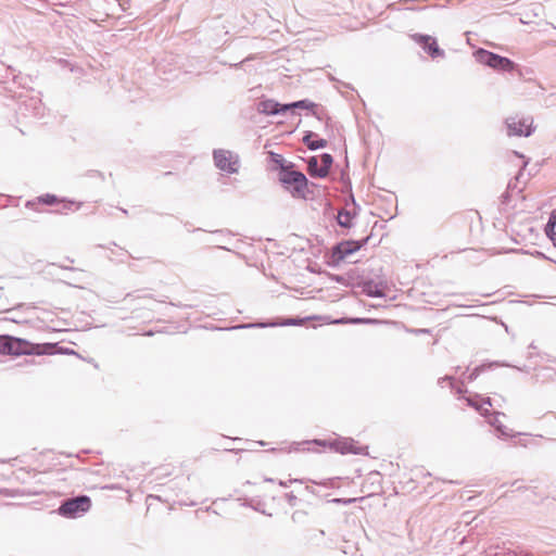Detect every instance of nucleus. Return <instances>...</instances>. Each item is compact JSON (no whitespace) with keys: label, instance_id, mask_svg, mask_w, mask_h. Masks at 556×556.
<instances>
[{"label":"nucleus","instance_id":"nucleus-1","mask_svg":"<svg viewBox=\"0 0 556 556\" xmlns=\"http://www.w3.org/2000/svg\"><path fill=\"white\" fill-rule=\"evenodd\" d=\"M54 345H39L26 339L0 334V355H40L49 353Z\"/></svg>","mask_w":556,"mask_h":556},{"label":"nucleus","instance_id":"nucleus-5","mask_svg":"<svg viewBox=\"0 0 556 556\" xmlns=\"http://www.w3.org/2000/svg\"><path fill=\"white\" fill-rule=\"evenodd\" d=\"M213 161L216 168L228 175L237 174L240 169V156L230 150L214 149Z\"/></svg>","mask_w":556,"mask_h":556},{"label":"nucleus","instance_id":"nucleus-35","mask_svg":"<svg viewBox=\"0 0 556 556\" xmlns=\"http://www.w3.org/2000/svg\"><path fill=\"white\" fill-rule=\"evenodd\" d=\"M296 482L302 483L303 481H302V480H300V479H290V480H288V481H282V480H280V481H279V485H281V486H283V488H287V486H289V484H291V483H296Z\"/></svg>","mask_w":556,"mask_h":556},{"label":"nucleus","instance_id":"nucleus-29","mask_svg":"<svg viewBox=\"0 0 556 556\" xmlns=\"http://www.w3.org/2000/svg\"><path fill=\"white\" fill-rule=\"evenodd\" d=\"M496 431L498 432L497 437L500 439H506V438H509V437H514V434L511 433V430H509L503 424H498Z\"/></svg>","mask_w":556,"mask_h":556},{"label":"nucleus","instance_id":"nucleus-37","mask_svg":"<svg viewBox=\"0 0 556 556\" xmlns=\"http://www.w3.org/2000/svg\"><path fill=\"white\" fill-rule=\"evenodd\" d=\"M38 204L37 198L35 200H28L25 203V206L28 208H35V206Z\"/></svg>","mask_w":556,"mask_h":556},{"label":"nucleus","instance_id":"nucleus-9","mask_svg":"<svg viewBox=\"0 0 556 556\" xmlns=\"http://www.w3.org/2000/svg\"><path fill=\"white\" fill-rule=\"evenodd\" d=\"M258 110L256 114L251 116V119L255 124L263 123V116H274V115H285L287 111L291 109H300L312 112L313 114H317L319 106H257Z\"/></svg>","mask_w":556,"mask_h":556},{"label":"nucleus","instance_id":"nucleus-49","mask_svg":"<svg viewBox=\"0 0 556 556\" xmlns=\"http://www.w3.org/2000/svg\"><path fill=\"white\" fill-rule=\"evenodd\" d=\"M215 232L216 233H223L224 231L223 230H216Z\"/></svg>","mask_w":556,"mask_h":556},{"label":"nucleus","instance_id":"nucleus-34","mask_svg":"<svg viewBox=\"0 0 556 556\" xmlns=\"http://www.w3.org/2000/svg\"><path fill=\"white\" fill-rule=\"evenodd\" d=\"M500 415H502V414L497 412V413H495L494 417H493V418H491V419L489 420V424H490L492 427H494L495 429H497L498 424H502V422L498 420V416H500Z\"/></svg>","mask_w":556,"mask_h":556},{"label":"nucleus","instance_id":"nucleus-41","mask_svg":"<svg viewBox=\"0 0 556 556\" xmlns=\"http://www.w3.org/2000/svg\"><path fill=\"white\" fill-rule=\"evenodd\" d=\"M305 491H307V492H309V493H312V494H315V490H314V488H312V486H309V485H306V486H305Z\"/></svg>","mask_w":556,"mask_h":556},{"label":"nucleus","instance_id":"nucleus-39","mask_svg":"<svg viewBox=\"0 0 556 556\" xmlns=\"http://www.w3.org/2000/svg\"><path fill=\"white\" fill-rule=\"evenodd\" d=\"M514 153H515L516 156H518V157L523 160V167H526L527 164H528V161L525 160V155L519 153V152H517V151H515Z\"/></svg>","mask_w":556,"mask_h":556},{"label":"nucleus","instance_id":"nucleus-11","mask_svg":"<svg viewBox=\"0 0 556 556\" xmlns=\"http://www.w3.org/2000/svg\"><path fill=\"white\" fill-rule=\"evenodd\" d=\"M358 286L362 288V292L369 298H384L387 282L383 280L375 281L371 278H364Z\"/></svg>","mask_w":556,"mask_h":556},{"label":"nucleus","instance_id":"nucleus-47","mask_svg":"<svg viewBox=\"0 0 556 556\" xmlns=\"http://www.w3.org/2000/svg\"><path fill=\"white\" fill-rule=\"evenodd\" d=\"M217 248H218V249H222V250H228L227 248L222 247V245H218Z\"/></svg>","mask_w":556,"mask_h":556},{"label":"nucleus","instance_id":"nucleus-40","mask_svg":"<svg viewBox=\"0 0 556 556\" xmlns=\"http://www.w3.org/2000/svg\"><path fill=\"white\" fill-rule=\"evenodd\" d=\"M151 500H160V497L157 495H148L147 496V503H148V507L151 505L150 504V501Z\"/></svg>","mask_w":556,"mask_h":556},{"label":"nucleus","instance_id":"nucleus-18","mask_svg":"<svg viewBox=\"0 0 556 556\" xmlns=\"http://www.w3.org/2000/svg\"><path fill=\"white\" fill-rule=\"evenodd\" d=\"M545 233L556 247V208L551 213L548 222L545 225Z\"/></svg>","mask_w":556,"mask_h":556},{"label":"nucleus","instance_id":"nucleus-31","mask_svg":"<svg viewBox=\"0 0 556 556\" xmlns=\"http://www.w3.org/2000/svg\"><path fill=\"white\" fill-rule=\"evenodd\" d=\"M356 501H357V498H339V497L331 500L332 503L342 504V505H349V504L355 503Z\"/></svg>","mask_w":556,"mask_h":556},{"label":"nucleus","instance_id":"nucleus-25","mask_svg":"<svg viewBox=\"0 0 556 556\" xmlns=\"http://www.w3.org/2000/svg\"><path fill=\"white\" fill-rule=\"evenodd\" d=\"M141 309L147 308L150 311H153L155 306L160 305L161 303L157 301H154L149 293H141Z\"/></svg>","mask_w":556,"mask_h":556},{"label":"nucleus","instance_id":"nucleus-46","mask_svg":"<svg viewBox=\"0 0 556 556\" xmlns=\"http://www.w3.org/2000/svg\"><path fill=\"white\" fill-rule=\"evenodd\" d=\"M334 279H336V281H338V282H341V281H342V277H341V276H337Z\"/></svg>","mask_w":556,"mask_h":556},{"label":"nucleus","instance_id":"nucleus-48","mask_svg":"<svg viewBox=\"0 0 556 556\" xmlns=\"http://www.w3.org/2000/svg\"><path fill=\"white\" fill-rule=\"evenodd\" d=\"M164 175H165V176H167V175H172V172H166V173H164Z\"/></svg>","mask_w":556,"mask_h":556},{"label":"nucleus","instance_id":"nucleus-33","mask_svg":"<svg viewBox=\"0 0 556 556\" xmlns=\"http://www.w3.org/2000/svg\"><path fill=\"white\" fill-rule=\"evenodd\" d=\"M286 500L289 505H291V506L296 505L298 497L292 492L286 494Z\"/></svg>","mask_w":556,"mask_h":556},{"label":"nucleus","instance_id":"nucleus-28","mask_svg":"<svg viewBox=\"0 0 556 556\" xmlns=\"http://www.w3.org/2000/svg\"><path fill=\"white\" fill-rule=\"evenodd\" d=\"M60 203H62V211L64 212L72 210L74 205L76 206L75 210H79L81 206V203H76L75 201L67 199H60Z\"/></svg>","mask_w":556,"mask_h":556},{"label":"nucleus","instance_id":"nucleus-17","mask_svg":"<svg viewBox=\"0 0 556 556\" xmlns=\"http://www.w3.org/2000/svg\"><path fill=\"white\" fill-rule=\"evenodd\" d=\"M320 173L317 174V178H325L328 176L329 172H330V168L333 164V157L331 154L329 153H323L320 155Z\"/></svg>","mask_w":556,"mask_h":556},{"label":"nucleus","instance_id":"nucleus-16","mask_svg":"<svg viewBox=\"0 0 556 556\" xmlns=\"http://www.w3.org/2000/svg\"><path fill=\"white\" fill-rule=\"evenodd\" d=\"M20 109L31 113V116L37 123L48 124V121L45 119L47 114L50 112L48 106H20Z\"/></svg>","mask_w":556,"mask_h":556},{"label":"nucleus","instance_id":"nucleus-43","mask_svg":"<svg viewBox=\"0 0 556 556\" xmlns=\"http://www.w3.org/2000/svg\"><path fill=\"white\" fill-rule=\"evenodd\" d=\"M152 332L151 331H141V336H151Z\"/></svg>","mask_w":556,"mask_h":556},{"label":"nucleus","instance_id":"nucleus-2","mask_svg":"<svg viewBox=\"0 0 556 556\" xmlns=\"http://www.w3.org/2000/svg\"><path fill=\"white\" fill-rule=\"evenodd\" d=\"M279 181L293 198L307 199L306 191L309 182L302 172L288 167L279 172Z\"/></svg>","mask_w":556,"mask_h":556},{"label":"nucleus","instance_id":"nucleus-15","mask_svg":"<svg viewBox=\"0 0 556 556\" xmlns=\"http://www.w3.org/2000/svg\"><path fill=\"white\" fill-rule=\"evenodd\" d=\"M303 142L312 151L323 149L327 146V140L323 139V138H318V136L313 131L305 132V135L303 137Z\"/></svg>","mask_w":556,"mask_h":556},{"label":"nucleus","instance_id":"nucleus-32","mask_svg":"<svg viewBox=\"0 0 556 556\" xmlns=\"http://www.w3.org/2000/svg\"><path fill=\"white\" fill-rule=\"evenodd\" d=\"M445 381L450 382L452 389L454 388V378L452 376H444L442 378H439L438 384L442 387L443 383H445Z\"/></svg>","mask_w":556,"mask_h":556},{"label":"nucleus","instance_id":"nucleus-20","mask_svg":"<svg viewBox=\"0 0 556 556\" xmlns=\"http://www.w3.org/2000/svg\"><path fill=\"white\" fill-rule=\"evenodd\" d=\"M375 321L376 320L370 319V318H361V317L348 318V317H341V318L334 319L332 321V324H336V325H345V324L358 325V324H371V323H375Z\"/></svg>","mask_w":556,"mask_h":556},{"label":"nucleus","instance_id":"nucleus-26","mask_svg":"<svg viewBox=\"0 0 556 556\" xmlns=\"http://www.w3.org/2000/svg\"><path fill=\"white\" fill-rule=\"evenodd\" d=\"M500 363L497 362H493V363H489L488 365L483 364V365H480V366H477L476 368L472 369V371L469 374L468 376V380L469 381H473L478 378V376L484 371L486 368H492L493 366H498Z\"/></svg>","mask_w":556,"mask_h":556},{"label":"nucleus","instance_id":"nucleus-10","mask_svg":"<svg viewBox=\"0 0 556 556\" xmlns=\"http://www.w3.org/2000/svg\"><path fill=\"white\" fill-rule=\"evenodd\" d=\"M329 447L340 454H367V446H356L355 441L351 438H340L328 443Z\"/></svg>","mask_w":556,"mask_h":556},{"label":"nucleus","instance_id":"nucleus-44","mask_svg":"<svg viewBox=\"0 0 556 556\" xmlns=\"http://www.w3.org/2000/svg\"><path fill=\"white\" fill-rule=\"evenodd\" d=\"M465 391H466V390H464L463 388H457V390H456V392H457L458 394H460V393H463V392H465Z\"/></svg>","mask_w":556,"mask_h":556},{"label":"nucleus","instance_id":"nucleus-38","mask_svg":"<svg viewBox=\"0 0 556 556\" xmlns=\"http://www.w3.org/2000/svg\"><path fill=\"white\" fill-rule=\"evenodd\" d=\"M59 267L64 269V270H70V271H77L78 270L75 267H70V266H65V265H59Z\"/></svg>","mask_w":556,"mask_h":556},{"label":"nucleus","instance_id":"nucleus-7","mask_svg":"<svg viewBox=\"0 0 556 556\" xmlns=\"http://www.w3.org/2000/svg\"><path fill=\"white\" fill-rule=\"evenodd\" d=\"M508 136L530 137L535 127L530 115H515L505 119Z\"/></svg>","mask_w":556,"mask_h":556},{"label":"nucleus","instance_id":"nucleus-4","mask_svg":"<svg viewBox=\"0 0 556 556\" xmlns=\"http://www.w3.org/2000/svg\"><path fill=\"white\" fill-rule=\"evenodd\" d=\"M473 55L478 63L486 65L495 71L513 72L516 68L515 62L510 59L493 53L483 48L476 50Z\"/></svg>","mask_w":556,"mask_h":556},{"label":"nucleus","instance_id":"nucleus-19","mask_svg":"<svg viewBox=\"0 0 556 556\" xmlns=\"http://www.w3.org/2000/svg\"><path fill=\"white\" fill-rule=\"evenodd\" d=\"M269 160L273 164L277 165L280 170H285L288 167H294V164L289 162L287 163L283 156L276 152H269Z\"/></svg>","mask_w":556,"mask_h":556},{"label":"nucleus","instance_id":"nucleus-6","mask_svg":"<svg viewBox=\"0 0 556 556\" xmlns=\"http://www.w3.org/2000/svg\"><path fill=\"white\" fill-rule=\"evenodd\" d=\"M370 237H366L362 240H343L334 244L331 249V262L332 266L339 265L345 257L361 250Z\"/></svg>","mask_w":556,"mask_h":556},{"label":"nucleus","instance_id":"nucleus-13","mask_svg":"<svg viewBox=\"0 0 556 556\" xmlns=\"http://www.w3.org/2000/svg\"><path fill=\"white\" fill-rule=\"evenodd\" d=\"M350 200L354 206V211H348L345 208H342L338 212L337 215V223L342 228H352L353 227V219L357 215V211L359 210V205L356 203L354 195H350Z\"/></svg>","mask_w":556,"mask_h":556},{"label":"nucleus","instance_id":"nucleus-45","mask_svg":"<svg viewBox=\"0 0 556 556\" xmlns=\"http://www.w3.org/2000/svg\"><path fill=\"white\" fill-rule=\"evenodd\" d=\"M315 442L320 444V445H326V441L316 440Z\"/></svg>","mask_w":556,"mask_h":556},{"label":"nucleus","instance_id":"nucleus-8","mask_svg":"<svg viewBox=\"0 0 556 556\" xmlns=\"http://www.w3.org/2000/svg\"><path fill=\"white\" fill-rule=\"evenodd\" d=\"M316 316H309V317H289V318H282L279 320L268 321V323H249V324H241L233 326L231 328H228L229 330H237V329H250V328H266V327H285V326H302L306 320L316 319Z\"/></svg>","mask_w":556,"mask_h":556},{"label":"nucleus","instance_id":"nucleus-24","mask_svg":"<svg viewBox=\"0 0 556 556\" xmlns=\"http://www.w3.org/2000/svg\"><path fill=\"white\" fill-rule=\"evenodd\" d=\"M16 122L18 124H35L37 123L36 119L31 116V113L25 112L24 110L20 109L16 111Z\"/></svg>","mask_w":556,"mask_h":556},{"label":"nucleus","instance_id":"nucleus-27","mask_svg":"<svg viewBox=\"0 0 556 556\" xmlns=\"http://www.w3.org/2000/svg\"><path fill=\"white\" fill-rule=\"evenodd\" d=\"M257 104H281V103L278 101L271 100V99H265V100H261ZM288 104H315V103L307 99H302V100L289 102Z\"/></svg>","mask_w":556,"mask_h":556},{"label":"nucleus","instance_id":"nucleus-21","mask_svg":"<svg viewBox=\"0 0 556 556\" xmlns=\"http://www.w3.org/2000/svg\"><path fill=\"white\" fill-rule=\"evenodd\" d=\"M39 345H55L53 346L49 353H42L41 355H52V354H62V355H71L77 354L74 350L70 348L60 346L58 343H38Z\"/></svg>","mask_w":556,"mask_h":556},{"label":"nucleus","instance_id":"nucleus-36","mask_svg":"<svg viewBox=\"0 0 556 556\" xmlns=\"http://www.w3.org/2000/svg\"><path fill=\"white\" fill-rule=\"evenodd\" d=\"M305 515H306V513H305V511L296 510V511H294V513L292 514L291 518H292V520H293L294 522H298V521L301 519V517H303V516H305Z\"/></svg>","mask_w":556,"mask_h":556},{"label":"nucleus","instance_id":"nucleus-12","mask_svg":"<svg viewBox=\"0 0 556 556\" xmlns=\"http://www.w3.org/2000/svg\"><path fill=\"white\" fill-rule=\"evenodd\" d=\"M416 42H418L422 49L432 58L443 56L444 51L440 49L437 40L429 35L415 34L413 36Z\"/></svg>","mask_w":556,"mask_h":556},{"label":"nucleus","instance_id":"nucleus-23","mask_svg":"<svg viewBox=\"0 0 556 556\" xmlns=\"http://www.w3.org/2000/svg\"><path fill=\"white\" fill-rule=\"evenodd\" d=\"M38 204L52 206L60 203V199L55 194L46 193L37 197Z\"/></svg>","mask_w":556,"mask_h":556},{"label":"nucleus","instance_id":"nucleus-22","mask_svg":"<svg viewBox=\"0 0 556 556\" xmlns=\"http://www.w3.org/2000/svg\"><path fill=\"white\" fill-rule=\"evenodd\" d=\"M307 164V172L311 177L317 178V174L320 172V166L318 164V157L317 156H311L306 160Z\"/></svg>","mask_w":556,"mask_h":556},{"label":"nucleus","instance_id":"nucleus-30","mask_svg":"<svg viewBox=\"0 0 556 556\" xmlns=\"http://www.w3.org/2000/svg\"><path fill=\"white\" fill-rule=\"evenodd\" d=\"M109 250H111L112 254L113 255H116V256H119V260L121 262L124 261V257L127 256V251H125L124 249L122 248H117L116 250L114 249H111V248H108Z\"/></svg>","mask_w":556,"mask_h":556},{"label":"nucleus","instance_id":"nucleus-3","mask_svg":"<svg viewBox=\"0 0 556 556\" xmlns=\"http://www.w3.org/2000/svg\"><path fill=\"white\" fill-rule=\"evenodd\" d=\"M90 508L91 498L88 495L80 494L62 501L58 513L65 518H77L88 513Z\"/></svg>","mask_w":556,"mask_h":556},{"label":"nucleus","instance_id":"nucleus-42","mask_svg":"<svg viewBox=\"0 0 556 556\" xmlns=\"http://www.w3.org/2000/svg\"><path fill=\"white\" fill-rule=\"evenodd\" d=\"M104 489L115 490V489H116V485H115V484L106 485V486H104Z\"/></svg>","mask_w":556,"mask_h":556},{"label":"nucleus","instance_id":"nucleus-14","mask_svg":"<svg viewBox=\"0 0 556 556\" xmlns=\"http://www.w3.org/2000/svg\"><path fill=\"white\" fill-rule=\"evenodd\" d=\"M467 405L473 407L478 410L482 416H486L490 414L489 407H492V402L490 397L482 399L480 395L476 394L473 397H465Z\"/></svg>","mask_w":556,"mask_h":556}]
</instances>
